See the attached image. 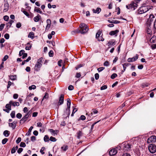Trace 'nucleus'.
<instances>
[{"mask_svg": "<svg viewBox=\"0 0 156 156\" xmlns=\"http://www.w3.org/2000/svg\"><path fill=\"white\" fill-rule=\"evenodd\" d=\"M61 149H62L64 151H65L68 149V147L67 145H64L61 147Z\"/></svg>", "mask_w": 156, "mask_h": 156, "instance_id": "32", "label": "nucleus"}, {"mask_svg": "<svg viewBox=\"0 0 156 156\" xmlns=\"http://www.w3.org/2000/svg\"><path fill=\"white\" fill-rule=\"evenodd\" d=\"M50 140H51V141L55 142L56 141V139L54 137L51 136L50 138Z\"/></svg>", "mask_w": 156, "mask_h": 156, "instance_id": "39", "label": "nucleus"}, {"mask_svg": "<svg viewBox=\"0 0 156 156\" xmlns=\"http://www.w3.org/2000/svg\"><path fill=\"white\" fill-rule=\"evenodd\" d=\"M48 98V93L47 92H46L45 93V95L44 96L42 100V101H43L44 99H46L47 98Z\"/></svg>", "mask_w": 156, "mask_h": 156, "instance_id": "33", "label": "nucleus"}, {"mask_svg": "<svg viewBox=\"0 0 156 156\" xmlns=\"http://www.w3.org/2000/svg\"><path fill=\"white\" fill-rule=\"evenodd\" d=\"M34 34L32 32H30L28 35V37L33 39L34 38Z\"/></svg>", "mask_w": 156, "mask_h": 156, "instance_id": "24", "label": "nucleus"}, {"mask_svg": "<svg viewBox=\"0 0 156 156\" xmlns=\"http://www.w3.org/2000/svg\"><path fill=\"white\" fill-rule=\"evenodd\" d=\"M149 85V84L147 83H143L141 85L142 88H144L145 87H148Z\"/></svg>", "mask_w": 156, "mask_h": 156, "instance_id": "38", "label": "nucleus"}, {"mask_svg": "<svg viewBox=\"0 0 156 156\" xmlns=\"http://www.w3.org/2000/svg\"><path fill=\"white\" fill-rule=\"evenodd\" d=\"M4 37L6 39H8L9 37V35L8 34H6L4 35Z\"/></svg>", "mask_w": 156, "mask_h": 156, "instance_id": "53", "label": "nucleus"}, {"mask_svg": "<svg viewBox=\"0 0 156 156\" xmlns=\"http://www.w3.org/2000/svg\"><path fill=\"white\" fill-rule=\"evenodd\" d=\"M10 134V132L8 130H6L3 132V135L5 137L8 136Z\"/></svg>", "mask_w": 156, "mask_h": 156, "instance_id": "23", "label": "nucleus"}, {"mask_svg": "<svg viewBox=\"0 0 156 156\" xmlns=\"http://www.w3.org/2000/svg\"><path fill=\"white\" fill-rule=\"evenodd\" d=\"M36 88V86L35 85H33L30 86L29 87V89L30 90L32 89H35Z\"/></svg>", "mask_w": 156, "mask_h": 156, "instance_id": "36", "label": "nucleus"}, {"mask_svg": "<svg viewBox=\"0 0 156 156\" xmlns=\"http://www.w3.org/2000/svg\"><path fill=\"white\" fill-rule=\"evenodd\" d=\"M73 86L72 85H69L68 87V89L69 90H72L73 89Z\"/></svg>", "mask_w": 156, "mask_h": 156, "instance_id": "58", "label": "nucleus"}, {"mask_svg": "<svg viewBox=\"0 0 156 156\" xmlns=\"http://www.w3.org/2000/svg\"><path fill=\"white\" fill-rule=\"evenodd\" d=\"M29 116L28 114H26L20 120V123L21 124H23L24 122L27 120Z\"/></svg>", "mask_w": 156, "mask_h": 156, "instance_id": "7", "label": "nucleus"}, {"mask_svg": "<svg viewBox=\"0 0 156 156\" xmlns=\"http://www.w3.org/2000/svg\"><path fill=\"white\" fill-rule=\"evenodd\" d=\"M156 141V136L154 135H152L147 140L148 143H154Z\"/></svg>", "mask_w": 156, "mask_h": 156, "instance_id": "6", "label": "nucleus"}, {"mask_svg": "<svg viewBox=\"0 0 156 156\" xmlns=\"http://www.w3.org/2000/svg\"><path fill=\"white\" fill-rule=\"evenodd\" d=\"M21 140V139L20 137H18L16 141V142L17 144L19 143Z\"/></svg>", "mask_w": 156, "mask_h": 156, "instance_id": "62", "label": "nucleus"}, {"mask_svg": "<svg viewBox=\"0 0 156 156\" xmlns=\"http://www.w3.org/2000/svg\"><path fill=\"white\" fill-rule=\"evenodd\" d=\"M49 55L50 57H52L53 55V51H50L49 52Z\"/></svg>", "mask_w": 156, "mask_h": 156, "instance_id": "54", "label": "nucleus"}, {"mask_svg": "<svg viewBox=\"0 0 156 156\" xmlns=\"http://www.w3.org/2000/svg\"><path fill=\"white\" fill-rule=\"evenodd\" d=\"M86 119L85 116L84 115H82L80 118V119L84 120Z\"/></svg>", "mask_w": 156, "mask_h": 156, "instance_id": "50", "label": "nucleus"}, {"mask_svg": "<svg viewBox=\"0 0 156 156\" xmlns=\"http://www.w3.org/2000/svg\"><path fill=\"white\" fill-rule=\"evenodd\" d=\"M109 65V63L108 61H106L104 63V66H107Z\"/></svg>", "mask_w": 156, "mask_h": 156, "instance_id": "49", "label": "nucleus"}, {"mask_svg": "<svg viewBox=\"0 0 156 156\" xmlns=\"http://www.w3.org/2000/svg\"><path fill=\"white\" fill-rule=\"evenodd\" d=\"M34 11L40 14H43L42 12L40 10L39 8L35 7L34 9Z\"/></svg>", "mask_w": 156, "mask_h": 156, "instance_id": "29", "label": "nucleus"}, {"mask_svg": "<svg viewBox=\"0 0 156 156\" xmlns=\"http://www.w3.org/2000/svg\"><path fill=\"white\" fill-rule=\"evenodd\" d=\"M119 32V31L118 30H116L114 31H112L109 33V35L112 36L114 35L118 34Z\"/></svg>", "mask_w": 156, "mask_h": 156, "instance_id": "20", "label": "nucleus"}, {"mask_svg": "<svg viewBox=\"0 0 156 156\" xmlns=\"http://www.w3.org/2000/svg\"><path fill=\"white\" fill-rule=\"evenodd\" d=\"M80 30L77 29L73 31L72 32V34L75 33H81V34L86 33L88 31V29L87 25L84 23H81L80 24Z\"/></svg>", "mask_w": 156, "mask_h": 156, "instance_id": "1", "label": "nucleus"}, {"mask_svg": "<svg viewBox=\"0 0 156 156\" xmlns=\"http://www.w3.org/2000/svg\"><path fill=\"white\" fill-rule=\"evenodd\" d=\"M150 42L151 43H154L155 42L156 40H155V37H154L153 36L152 37V38L150 40Z\"/></svg>", "mask_w": 156, "mask_h": 156, "instance_id": "42", "label": "nucleus"}, {"mask_svg": "<svg viewBox=\"0 0 156 156\" xmlns=\"http://www.w3.org/2000/svg\"><path fill=\"white\" fill-rule=\"evenodd\" d=\"M5 24H1L0 25V31H1L3 29Z\"/></svg>", "mask_w": 156, "mask_h": 156, "instance_id": "51", "label": "nucleus"}, {"mask_svg": "<svg viewBox=\"0 0 156 156\" xmlns=\"http://www.w3.org/2000/svg\"><path fill=\"white\" fill-rule=\"evenodd\" d=\"M26 145L25 143L23 142H21L20 144V147H24L26 146Z\"/></svg>", "mask_w": 156, "mask_h": 156, "instance_id": "48", "label": "nucleus"}, {"mask_svg": "<svg viewBox=\"0 0 156 156\" xmlns=\"http://www.w3.org/2000/svg\"><path fill=\"white\" fill-rule=\"evenodd\" d=\"M9 76L10 79L12 80H16V75Z\"/></svg>", "mask_w": 156, "mask_h": 156, "instance_id": "28", "label": "nucleus"}, {"mask_svg": "<svg viewBox=\"0 0 156 156\" xmlns=\"http://www.w3.org/2000/svg\"><path fill=\"white\" fill-rule=\"evenodd\" d=\"M22 116V114L20 113H18L16 115V117L17 118L20 119Z\"/></svg>", "mask_w": 156, "mask_h": 156, "instance_id": "44", "label": "nucleus"}, {"mask_svg": "<svg viewBox=\"0 0 156 156\" xmlns=\"http://www.w3.org/2000/svg\"><path fill=\"white\" fill-rule=\"evenodd\" d=\"M13 85L14 84V83H12L11 82L9 81L8 82V84L7 86V88L8 89L10 87V86H11V85H13Z\"/></svg>", "mask_w": 156, "mask_h": 156, "instance_id": "40", "label": "nucleus"}, {"mask_svg": "<svg viewBox=\"0 0 156 156\" xmlns=\"http://www.w3.org/2000/svg\"><path fill=\"white\" fill-rule=\"evenodd\" d=\"M101 34V32L100 31H98V32L96 33V38L98 39L99 37H100V35Z\"/></svg>", "mask_w": 156, "mask_h": 156, "instance_id": "41", "label": "nucleus"}, {"mask_svg": "<svg viewBox=\"0 0 156 156\" xmlns=\"http://www.w3.org/2000/svg\"><path fill=\"white\" fill-rule=\"evenodd\" d=\"M18 95L17 94H13V98L15 99H16L18 98Z\"/></svg>", "mask_w": 156, "mask_h": 156, "instance_id": "63", "label": "nucleus"}, {"mask_svg": "<svg viewBox=\"0 0 156 156\" xmlns=\"http://www.w3.org/2000/svg\"><path fill=\"white\" fill-rule=\"evenodd\" d=\"M23 150V149L22 148H19L17 152L18 153L20 154L22 151Z\"/></svg>", "mask_w": 156, "mask_h": 156, "instance_id": "64", "label": "nucleus"}, {"mask_svg": "<svg viewBox=\"0 0 156 156\" xmlns=\"http://www.w3.org/2000/svg\"><path fill=\"white\" fill-rule=\"evenodd\" d=\"M15 111H12L10 114V115L12 118L15 117Z\"/></svg>", "mask_w": 156, "mask_h": 156, "instance_id": "34", "label": "nucleus"}, {"mask_svg": "<svg viewBox=\"0 0 156 156\" xmlns=\"http://www.w3.org/2000/svg\"><path fill=\"white\" fill-rule=\"evenodd\" d=\"M95 78L96 80H98L99 78V75L98 73H96L95 74Z\"/></svg>", "mask_w": 156, "mask_h": 156, "instance_id": "59", "label": "nucleus"}, {"mask_svg": "<svg viewBox=\"0 0 156 156\" xmlns=\"http://www.w3.org/2000/svg\"><path fill=\"white\" fill-rule=\"evenodd\" d=\"M9 17L7 16H5L3 17L4 20L6 21H7L9 19Z\"/></svg>", "mask_w": 156, "mask_h": 156, "instance_id": "52", "label": "nucleus"}, {"mask_svg": "<svg viewBox=\"0 0 156 156\" xmlns=\"http://www.w3.org/2000/svg\"><path fill=\"white\" fill-rule=\"evenodd\" d=\"M17 122L14 121L13 122L9 123V126L12 128L13 129H14L16 127Z\"/></svg>", "mask_w": 156, "mask_h": 156, "instance_id": "17", "label": "nucleus"}, {"mask_svg": "<svg viewBox=\"0 0 156 156\" xmlns=\"http://www.w3.org/2000/svg\"><path fill=\"white\" fill-rule=\"evenodd\" d=\"M124 147L126 151H128L130 150L131 148V145L128 143H127L125 144Z\"/></svg>", "mask_w": 156, "mask_h": 156, "instance_id": "16", "label": "nucleus"}, {"mask_svg": "<svg viewBox=\"0 0 156 156\" xmlns=\"http://www.w3.org/2000/svg\"><path fill=\"white\" fill-rule=\"evenodd\" d=\"M77 109L76 108H73V112L72 114L71 115V116H73L74 115V114L77 111Z\"/></svg>", "mask_w": 156, "mask_h": 156, "instance_id": "35", "label": "nucleus"}, {"mask_svg": "<svg viewBox=\"0 0 156 156\" xmlns=\"http://www.w3.org/2000/svg\"><path fill=\"white\" fill-rule=\"evenodd\" d=\"M11 105H12L11 104H10L9 103L5 105V108L7 109H3V110L7 113H9V111L11 110Z\"/></svg>", "mask_w": 156, "mask_h": 156, "instance_id": "12", "label": "nucleus"}, {"mask_svg": "<svg viewBox=\"0 0 156 156\" xmlns=\"http://www.w3.org/2000/svg\"><path fill=\"white\" fill-rule=\"evenodd\" d=\"M67 107H68L69 108H70L71 105V101L69 98H67Z\"/></svg>", "mask_w": 156, "mask_h": 156, "instance_id": "30", "label": "nucleus"}, {"mask_svg": "<svg viewBox=\"0 0 156 156\" xmlns=\"http://www.w3.org/2000/svg\"><path fill=\"white\" fill-rule=\"evenodd\" d=\"M101 11V8L99 7L97 8L96 10H95L94 9H93V12L95 13H97L98 14Z\"/></svg>", "mask_w": 156, "mask_h": 156, "instance_id": "22", "label": "nucleus"}, {"mask_svg": "<svg viewBox=\"0 0 156 156\" xmlns=\"http://www.w3.org/2000/svg\"><path fill=\"white\" fill-rule=\"evenodd\" d=\"M21 26V24L19 22L16 24V27L18 28H20Z\"/></svg>", "mask_w": 156, "mask_h": 156, "instance_id": "60", "label": "nucleus"}, {"mask_svg": "<svg viewBox=\"0 0 156 156\" xmlns=\"http://www.w3.org/2000/svg\"><path fill=\"white\" fill-rule=\"evenodd\" d=\"M44 140L45 142H46L50 140L49 137L48 135H45L44 138Z\"/></svg>", "mask_w": 156, "mask_h": 156, "instance_id": "31", "label": "nucleus"}, {"mask_svg": "<svg viewBox=\"0 0 156 156\" xmlns=\"http://www.w3.org/2000/svg\"><path fill=\"white\" fill-rule=\"evenodd\" d=\"M149 8L146 6H141L140 8L137 11L138 14H142L148 11Z\"/></svg>", "mask_w": 156, "mask_h": 156, "instance_id": "2", "label": "nucleus"}, {"mask_svg": "<svg viewBox=\"0 0 156 156\" xmlns=\"http://www.w3.org/2000/svg\"><path fill=\"white\" fill-rule=\"evenodd\" d=\"M117 76V74L116 73H114L111 76V78L112 79H115Z\"/></svg>", "mask_w": 156, "mask_h": 156, "instance_id": "43", "label": "nucleus"}, {"mask_svg": "<svg viewBox=\"0 0 156 156\" xmlns=\"http://www.w3.org/2000/svg\"><path fill=\"white\" fill-rule=\"evenodd\" d=\"M105 69V68L104 67H101L98 68V70L99 72H100L101 71H102V70H103L104 69Z\"/></svg>", "mask_w": 156, "mask_h": 156, "instance_id": "46", "label": "nucleus"}, {"mask_svg": "<svg viewBox=\"0 0 156 156\" xmlns=\"http://www.w3.org/2000/svg\"><path fill=\"white\" fill-rule=\"evenodd\" d=\"M64 95L61 94L59 98V101L57 104V106L58 107L59 106L62 104L64 102Z\"/></svg>", "mask_w": 156, "mask_h": 156, "instance_id": "8", "label": "nucleus"}, {"mask_svg": "<svg viewBox=\"0 0 156 156\" xmlns=\"http://www.w3.org/2000/svg\"><path fill=\"white\" fill-rule=\"evenodd\" d=\"M148 149L150 153H154L156 151V146L154 144H151L148 146Z\"/></svg>", "mask_w": 156, "mask_h": 156, "instance_id": "5", "label": "nucleus"}, {"mask_svg": "<svg viewBox=\"0 0 156 156\" xmlns=\"http://www.w3.org/2000/svg\"><path fill=\"white\" fill-rule=\"evenodd\" d=\"M41 18V16L38 14L37 16L34 18V20L35 22H37Z\"/></svg>", "mask_w": 156, "mask_h": 156, "instance_id": "21", "label": "nucleus"}, {"mask_svg": "<svg viewBox=\"0 0 156 156\" xmlns=\"http://www.w3.org/2000/svg\"><path fill=\"white\" fill-rule=\"evenodd\" d=\"M77 138L79 139L80 137L82 136L83 135V133L81 131H79L77 133Z\"/></svg>", "mask_w": 156, "mask_h": 156, "instance_id": "27", "label": "nucleus"}, {"mask_svg": "<svg viewBox=\"0 0 156 156\" xmlns=\"http://www.w3.org/2000/svg\"><path fill=\"white\" fill-rule=\"evenodd\" d=\"M70 108H69L67 107V108L66 109V111L64 113V115H67V117H69L70 114Z\"/></svg>", "mask_w": 156, "mask_h": 156, "instance_id": "14", "label": "nucleus"}, {"mask_svg": "<svg viewBox=\"0 0 156 156\" xmlns=\"http://www.w3.org/2000/svg\"><path fill=\"white\" fill-rule=\"evenodd\" d=\"M4 9H3V11L4 12H7L9 9V4L8 3H6L4 4Z\"/></svg>", "mask_w": 156, "mask_h": 156, "instance_id": "19", "label": "nucleus"}, {"mask_svg": "<svg viewBox=\"0 0 156 156\" xmlns=\"http://www.w3.org/2000/svg\"><path fill=\"white\" fill-rule=\"evenodd\" d=\"M149 27H148L147 29L146 32L147 34L149 35V36H151V35L152 34V32L151 30V29Z\"/></svg>", "mask_w": 156, "mask_h": 156, "instance_id": "25", "label": "nucleus"}, {"mask_svg": "<svg viewBox=\"0 0 156 156\" xmlns=\"http://www.w3.org/2000/svg\"><path fill=\"white\" fill-rule=\"evenodd\" d=\"M33 128V127L32 126H31L30 128L29 129L28 131L27 132V133H26V135L29 136L31 134V132L32 131V130Z\"/></svg>", "mask_w": 156, "mask_h": 156, "instance_id": "26", "label": "nucleus"}, {"mask_svg": "<svg viewBox=\"0 0 156 156\" xmlns=\"http://www.w3.org/2000/svg\"><path fill=\"white\" fill-rule=\"evenodd\" d=\"M98 40L99 41H103L104 40V39L102 37V36L98 38Z\"/></svg>", "mask_w": 156, "mask_h": 156, "instance_id": "61", "label": "nucleus"}, {"mask_svg": "<svg viewBox=\"0 0 156 156\" xmlns=\"http://www.w3.org/2000/svg\"><path fill=\"white\" fill-rule=\"evenodd\" d=\"M8 139L7 138H5L2 141V143L3 144H4L8 141Z\"/></svg>", "mask_w": 156, "mask_h": 156, "instance_id": "37", "label": "nucleus"}, {"mask_svg": "<svg viewBox=\"0 0 156 156\" xmlns=\"http://www.w3.org/2000/svg\"><path fill=\"white\" fill-rule=\"evenodd\" d=\"M8 57H8V55H5L4 56V58L2 59L3 61L4 62V61H6L8 58Z\"/></svg>", "mask_w": 156, "mask_h": 156, "instance_id": "56", "label": "nucleus"}, {"mask_svg": "<svg viewBox=\"0 0 156 156\" xmlns=\"http://www.w3.org/2000/svg\"><path fill=\"white\" fill-rule=\"evenodd\" d=\"M49 131L51 133L52 135L55 136V135H57L58 133V131L57 130H54L52 129H48Z\"/></svg>", "mask_w": 156, "mask_h": 156, "instance_id": "13", "label": "nucleus"}, {"mask_svg": "<svg viewBox=\"0 0 156 156\" xmlns=\"http://www.w3.org/2000/svg\"><path fill=\"white\" fill-rule=\"evenodd\" d=\"M115 44V41H109L108 43V48H110L112 46H114Z\"/></svg>", "mask_w": 156, "mask_h": 156, "instance_id": "15", "label": "nucleus"}, {"mask_svg": "<svg viewBox=\"0 0 156 156\" xmlns=\"http://www.w3.org/2000/svg\"><path fill=\"white\" fill-rule=\"evenodd\" d=\"M117 152V150L115 148H113L110 151L109 154L110 156H114L115 155Z\"/></svg>", "mask_w": 156, "mask_h": 156, "instance_id": "11", "label": "nucleus"}, {"mask_svg": "<svg viewBox=\"0 0 156 156\" xmlns=\"http://www.w3.org/2000/svg\"><path fill=\"white\" fill-rule=\"evenodd\" d=\"M107 86L106 85H105L102 86L101 87V90H104L107 89Z\"/></svg>", "mask_w": 156, "mask_h": 156, "instance_id": "57", "label": "nucleus"}, {"mask_svg": "<svg viewBox=\"0 0 156 156\" xmlns=\"http://www.w3.org/2000/svg\"><path fill=\"white\" fill-rule=\"evenodd\" d=\"M22 11L24 13V14L26 15L27 16L29 17V13L26 11L24 10L23 11Z\"/></svg>", "mask_w": 156, "mask_h": 156, "instance_id": "55", "label": "nucleus"}, {"mask_svg": "<svg viewBox=\"0 0 156 156\" xmlns=\"http://www.w3.org/2000/svg\"><path fill=\"white\" fill-rule=\"evenodd\" d=\"M154 18L155 16L153 14H151L149 15V18L147 22V24L148 27L151 26Z\"/></svg>", "mask_w": 156, "mask_h": 156, "instance_id": "3", "label": "nucleus"}, {"mask_svg": "<svg viewBox=\"0 0 156 156\" xmlns=\"http://www.w3.org/2000/svg\"><path fill=\"white\" fill-rule=\"evenodd\" d=\"M42 66V63L40 62H37L35 66V70L36 71H38L40 70V69Z\"/></svg>", "mask_w": 156, "mask_h": 156, "instance_id": "9", "label": "nucleus"}, {"mask_svg": "<svg viewBox=\"0 0 156 156\" xmlns=\"http://www.w3.org/2000/svg\"><path fill=\"white\" fill-rule=\"evenodd\" d=\"M137 4L134 2H133L129 5H126V8L128 9H131L132 10H134L137 7Z\"/></svg>", "mask_w": 156, "mask_h": 156, "instance_id": "4", "label": "nucleus"}, {"mask_svg": "<svg viewBox=\"0 0 156 156\" xmlns=\"http://www.w3.org/2000/svg\"><path fill=\"white\" fill-rule=\"evenodd\" d=\"M139 55L136 54L135 56L132 58H129L128 59V61L129 62H132L136 60L138 58Z\"/></svg>", "mask_w": 156, "mask_h": 156, "instance_id": "10", "label": "nucleus"}, {"mask_svg": "<svg viewBox=\"0 0 156 156\" xmlns=\"http://www.w3.org/2000/svg\"><path fill=\"white\" fill-rule=\"evenodd\" d=\"M9 103L13 106H19L20 105L19 103L18 102H13L12 101H9Z\"/></svg>", "mask_w": 156, "mask_h": 156, "instance_id": "18", "label": "nucleus"}, {"mask_svg": "<svg viewBox=\"0 0 156 156\" xmlns=\"http://www.w3.org/2000/svg\"><path fill=\"white\" fill-rule=\"evenodd\" d=\"M153 27L154 30L156 31V19L154 22Z\"/></svg>", "mask_w": 156, "mask_h": 156, "instance_id": "47", "label": "nucleus"}, {"mask_svg": "<svg viewBox=\"0 0 156 156\" xmlns=\"http://www.w3.org/2000/svg\"><path fill=\"white\" fill-rule=\"evenodd\" d=\"M24 52L25 51L23 50H22L20 51L19 53V56H20L23 55V54H24Z\"/></svg>", "mask_w": 156, "mask_h": 156, "instance_id": "45", "label": "nucleus"}]
</instances>
